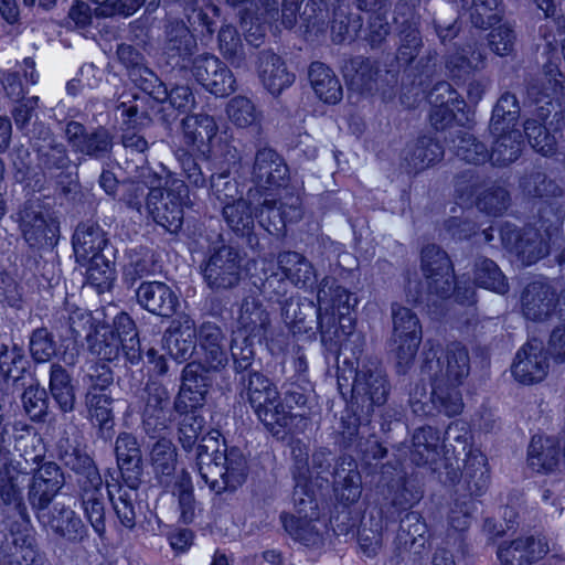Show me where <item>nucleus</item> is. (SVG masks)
<instances>
[{
    "mask_svg": "<svg viewBox=\"0 0 565 565\" xmlns=\"http://www.w3.org/2000/svg\"><path fill=\"white\" fill-rule=\"evenodd\" d=\"M221 437V433H212L203 439L196 468L201 479L215 493L236 490L248 476L247 460L242 450L228 448Z\"/></svg>",
    "mask_w": 565,
    "mask_h": 565,
    "instance_id": "nucleus-1",
    "label": "nucleus"
},
{
    "mask_svg": "<svg viewBox=\"0 0 565 565\" xmlns=\"http://www.w3.org/2000/svg\"><path fill=\"white\" fill-rule=\"evenodd\" d=\"M239 396L253 408L265 428L276 438L282 439L286 428L296 415L285 411L276 384L263 372L246 373L237 377Z\"/></svg>",
    "mask_w": 565,
    "mask_h": 565,
    "instance_id": "nucleus-2",
    "label": "nucleus"
},
{
    "mask_svg": "<svg viewBox=\"0 0 565 565\" xmlns=\"http://www.w3.org/2000/svg\"><path fill=\"white\" fill-rule=\"evenodd\" d=\"M420 372L430 381L460 385L470 373L469 351L462 343L451 342L439 354L438 348L427 340Z\"/></svg>",
    "mask_w": 565,
    "mask_h": 565,
    "instance_id": "nucleus-3",
    "label": "nucleus"
},
{
    "mask_svg": "<svg viewBox=\"0 0 565 565\" xmlns=\"http://www.w3.org/2000/svg\"><path fill=\"white\" fill-rule=\"evenodd\" d=\"M164 189L149 188L147 194V211L152 220L167 232L177 234L183 225V205L189 199L188 185L182 179L168 172Z\"/></svg>",
    "mask_w": 565,
    "mask_h": 565,
    "instance_id": "nucleus-4",
    "label": "nucleus"
},
{
    "mask_svg": "<svg viewBox=\"0 0 565 565\" xmlns=\"http://www.w3.org/2000/svg\"><path fill=\"white\" fill-rule=\"evenodd\" d=\"M391 317L393 322L392 341L396 345L397 369L399 373H405L414 362L422 342V324L412 309L398 302L391 305Z\"/></svg>",
    "mask_w": 565,
    "mask_h": 565,
    "instance_id": "nucleus-5",
    "label": "nucleus"
},
{
    "mask_svg": "<svg viewBox=\"0 0 565 565\" xmlns=\"http://www.w3.org/2000/svg\"><path fill=\"white\" fill-rule=\"evenodd\" d=\"M391 392L387 375L380 363L370 361L355 372L352 384L353 405L366 417H372L375 407L383 406Z\"/></svg>",
    "mask_w": 565,
    "mask_h": 565,
    "instance_id": "nucleus-6",
    "label": "nucleus"
},
{
    "mask_svg": "<svg viewBox=\"0 0 565 565\" xmlns=\"http://www.w3.org/2000/svg\"><path fill=\"white\" fill-rule=\"evenodd\" d=\"M205 284L214 291L236 287L242 278V256L230 245H221L209 250L201 264Z\"/></svg>",
    "mask_w": 565,
    "mask_h": 565,
    "instance_id": "nucleus-7",
    "label": "nucleus"
},
{
    "mask_svg": "<svg viewBox=\"0 0 565 565\" xmlns=\"http://www.w3.org/2000/svg\"><path fill=\"white\" fill-rule=\"evenodd\" d=\"M138 398L141 403L140 412L146 434L156 437L166 431L173 420L168 388L159 382L149 381L140 391Z\"/></svg>",
    "mask_w": 565,
    "mask_h": 565,
    "instance_id": "nucleus-8",
    "label": "nucleus"
},
{
    "mask_svg": "<svg viewBox=\"0 0 565 565\" xmlns=\"http://www.w3.org/2000/svg\"><path fill=\"white\" fill-rule=\"evenodd\" d=\"M63 130L74 151L96 160L110 158L115 146V135L109 128L98 126L87 131L83 124L70 120Z\"/></svg>",
    "mask_w": 565,
    "mask_h": 565,
    "instance_id": "nucleus-9",
    "label": "nucleus"
},
{
    "mask_svg": "<svg viewBox=\"0 0 565 565\" xmlns=\"http://www.w3.org/2000/svg\"><path fill=\"white\" fill-rule=\"evenodd\" d=\"M19 227L31 248H53L58 239L57 224L47 218L39 204L26 202L18 212Z\"/></svg>",
    "mask_w": 565,
    "mask_h": 565,
    "instance_id": "nucleus-10",
    "label": "nucleus"
},
{
    "mask_svg": "<svg viewBox=\"0 0 565 565\" xmlns=\"http://www.w3.org/2000/svg\"><path fill=\"white\" fill-rule=\"evenodd\" d=\"M420 268L428 294L448 298L452 290L454 269L447 253L435 244L426 245L420 253Z\"/></svg>",
    "mask_w": 565,
    "mask_h": 565,
    "instance_id": "nucleus-11",
    "label": "nucleus"
},
{
    "mask_svg": "<svg viewBox=\"0 0 565 565\" xmlns=\"http://www.w3.org/2000/svg\"><path fill=\"white\" fill-rule=\"evenodd\" d=\"M380 483L383 487L384 503L382 511L387 508L388 518L395 513L408 510L418 502L420 494L407 487L405 473L398 462H387L382 466Z\"/></svg>",
    "mask_w": 565,
    "mask_h": 565,
    "instance_id": "nucleus-12",
    "label": "nucleus"
},
{
    "mask_svg": "<svg viewBox=\"0 0 565 565\" xmlns=\"http://www.w3.org/2000/svg\"><path fill=\"white\" fill-rule=\"evenodd\" d=\"M39 523L68 543H82L88 531L81 516L70 507L55 503L52 508L34 511Z\"/></svg>",
    "mask_w": 565,
    "mask_h": 565,
    "instance_id": "nucleus-13",
    "label": "nucleus"
},
{
    "mask_svg": "<svg viewBox=\"0 0 565 565\" xmlns=\"http://www.w3.org/2000/svg\"><path fill=\"white\" fill-rule=\"evenodd\" d=\"M191 72L199 84L217 97L228 96L236 89L233 73L214 55L196 56L192 62Z\"/></svg>",
    "mask_w": 565,
    "mask_h": 565,
    "instance_id": "nucleus-14",
    "label": "nucleus"
},
{
    "mask_svg": "<svg viewBox=\"0 0 565 565\" xmlns=\"http://www.w3.org/2000/svg\"><path fill=\"white\" fill-rule=\"evenodd\" d=\"M215 372L203 362H189L182 371V386L174 402V408L181 413L188 408L202 406L212 384L211 373Z\"/></svg>",
    "mask_w": 565,
    "mask_h": 565,
    "instance_id": "nucleus-15",
    "label": "nucleus"
},
{
    "mask_svg": "<svg viewBox=\"0 0 565 565\" xmlns=\"http://www.w3.org/2000/svg\"><path fill=\"white\" fill-rule=\"evenodd\" d=\"M196 50V40L181 19L167 17L163 24L162 53L173 67H185Z\"/></svg>",
    "mask_w": 565,
    "mask_h": 565,
    "instance_id": "nucleus-16",
    "label": "nucleus"
},
{
    "mask_svg": "<svg viewBox=\"0 0 565 565\" xmlns=\"http://www.w3.org/2000/svg\"><path fill=\"white\" fill-rule=\"evenodd\" d=\"M12 434L10 430L0 434V500L7 507H12L21 521L30 522L26 505L19 483V476L9 471L11 461Z\"/></svg>",
    "mask_w": 565,
    "mask_h": 565,
    "instance_id": "nucleus-17",
    "label": "nucleus"
},
{
    "mask_svg": "<svg viewBox=\"0 0 565 565\" xmlns=\"http://www.w3.org/2000/svg\"><path fill=\"white\" fill-rule=\"evenodd\" d=\"M301 215L300 199L295 195L279 201L266 196L255 213L259 225L271 235L281 234L287 223L299 221Z\"/></svg>",
    "mask_w": 565,
    "mask_h": 565,
    "instance_id": "nucleus-18",
    "label": "nucleus"
},
{
    "mask_svg": "<svg viewBox=\"0 0 565 565\" xmlns=\"http://www.w3.org/2000/svg\"><path fill=\"white\" fill-rule=\"evenodd\" d=\"M65 483L62 469L53 461L43 462L34 470L28 490V501L33 511L49 508Z\"/></svg>",
    "mask_w": 565,
    "mask_h": 565,
    "instance_id": "nucleus-19",
    "label": "nucleus"
},
{
    "mask_svg": "<svg viewBox=\"0 0 565 565\" xmlns=\"http://www.w3.org/2000/svg\"><path fill=\"white\" fill-rule=\"evenodd\" d=\"M72 246L76 262L87 263L88 258L111 254L107 232L95 221L79 222L72 236Z\"/></svg>",
    "mask_w": 565,
    "mask_h": 565,
    "instance_id": "nucleus-20",
    "label": "nucleus"
},
{
    "mask_svg": "<svg viewBox=\"0 0 565 565\" xmlns=\"http://www.w3.org/2000/svg\"><path fill=\"white\" fill-rule=\"evenodd\" d=\"M137 303L146 311L162 317H172L179 307V297L166 282L142 281L135 288Z\"/></svg>",
    "mask_w": 565,
    "mask_h": 565,
    "instance_id": "nucleus-21",
    "label": "nucleus"
},
{
    "mask_svg": "<svg viewBox=\"0 0 565 565\" xmlns=\"http://www.w3.org/2000/svg\"><path fill=\"white\" fill-rule=\"evenodd\" d=\"M504 246L516 253L524 265H532L550 253L548 243L534 228H526L522 233L510 225L501 230Z\"/></svg>",
    "mask_w": 565,
    "mask_h": 565,
    "instance_id": "nucleus-22",
    "label": "nucleus"
},
{
    "mask_svg": "<svg viewBox=\"0 0 565 565\" xmlns=\"http://www.w3.org/2000/svg\"><path fill=\"white\" fill-rule=\"evenodd\" d=\"M548 367L543 343L533 339L516 352L512 374L520 383L532 384L541 382L547 375Z\"/></svg>",
    "mask_w": 565,
    "mask_h": 565,
    "instance_id": "nucleus-23",
    "label": "nucleus"
},
{
    "mask_svg": "<svg viewBox=\"0 0 565 565\" xmlns=\"http://www.w3.org/2000/svg\"><path fill=\"white\" fill-rule=\"evenodd\" d=\"M162 347L177 363L188 361L196 348V326L189 316L174 319L162 337Z\"/></svg>",
    "mask_w": 565,
    "mask_h": 565,
    "instance_id": "nucleus-24",
    "label": "nucleus"
},
{
    "mask_svg": "<svg viewBox=\"0 0 565 565\" xmlns=\"http://www.w3.org/2000/svg\"><path fill=\"white\" fill-rule=\"evenodd\" d=\"M288 167L273 148L264 146L256 150L250 170L252 181L259 188L282 186L288 178Z\"/></svg>",
    "mask_w": 565,
    "mask_h": 565,
    "instance_id": "nucleus-25",
    "label": "nucleus"
},
{
    "mask_svg": "<svg viewBox=\"0 0 565 565\" xmlns=\"http://www.w3.org/2000/svg\"><path fill=\"white\" fill-rule=\"evenodd\" d=\"M548 551L545 537L529 535L502 543L497 554L502 565H532Z\"/></svg>",
    "mask_w": 565,
    "mask_h": 565,
    "instance_id": "nucleus-26",
    "label": "nucleus"
},
{
    "mask_svg": "<svg viewBox=\"0 0 565 565\" xmlns=\"http://www.w3.org/2000/svg\"><path fill=\"white\" fill-rule=\"evenodd\" d=\"M557 302V294L548 284L533 281L522 292V315L531 321H545L554 313Z\"/></svg>",
    "mask_w": 565,
    "mask_h": 565,
    "instance_id": "nucleus-27",
    "label": "nucleus"
},
{
    "mask_svg": "<svg viewBox=\"0 0 565 565\" xmlns=\"http://www.w3.org/2000/svg\"><path fill=\"white\" fill-rule=\"evenodd\" d=\"M332 479L334 494L341 503L349 505L360 499L362 477L352 456L343 455L335 460Z\"/></svg>",
    "mask_w": 565,
    "mask_h": 565,
    "instance_id": "nucleus-28",
    "label": "nucleus"
},
{
    "mask_svg": "<svg viewBox=\"0 0 565 565\" xmlns=\"http://www.w3.org/2000/svg\"><path fill=\"white\" fill-rule=\"evenodd\" d=\"M443 157V146L434 138L424 136L406 145L401 157V168L407 174H416Z\"/></svg>",
    "mask_w": 565,
    "mask_h": 565,
    "instance_id": "nucleus-29",
    "label": "nucleus"
},
{
    "mask_svg": "<svg viewBox=\"0 0 565 565\" xmlns=\"http://www.w3.org/2000/svg\"><path fill=\"white\" fill-rule=\"evenodd\" d=\"M256 70L264 87L275 96L279 95L295 81V75L287 71L281 57L269 50L258 53Z\"/></svg>",
    "mask_w": 565,
    "mask_h": 565,
    "instance_id": "nucleus-30",
    "label": "nucleus"
},
{
    "mask_svg": "<svg viewBox=\"0 0 565 565\" xmlns=\"http://www.w3.org/2000/svg\"><path fill=\"white\" fill-rule=\"evenodd\" d=\"M182 413L185 414L179 423L178 441L185 452L193 454L198 468L199 448L204 444L203 439L212 433H220V430L211 428L205 418L196 413V408H191L190 412L185 409Z\"/></svg>",
    "mask_w": 565,
    "mask_h": 565,
    "instance_id": "nucleus-31",
    "label": "nucleus"
},
{
    "mask_svg": "<svg viewBox=\"0 0 565 565\" xmlns=\"http://www.w3.org/2000/svg\"><path fill=\"white\" fill-rule=\"evenodd\" d=\"M29 369L30 362L21 345L0 343V381L21 391L26 384Z\"/></svg>",
    "mask_w": 565,
    "mask_h": 565,
    "instance_id": "nucleus-32",
    "label": "nucleus"
},
{
    "mask_svg": "<svg viewBox=\"0 0 565 565\" xmlns=\"http://www.w3.org/2000/svg\"><path fill=\"white\" fill-rule=\"evenodd\" d=\"M486 58L478 44H468L445 57V68L451 79L465 82L471 74L486 67Z\"/></svg>",
    "mask_w": 565,
    "mask_h": 565,
    "instance_id": "nucleus-33",
    "label": "nucleus"
},
{
    "mask_svg": "<svg viewBox=\"0 0 565 565\" xmlns=\"http://www.w3.org/2000/svg\"><path fill=\"white\" fill-rule=\"evenodd\" d=\"M196 342L204 353V361L214 371L223 370L227 362L225 334L215 322L205 321L196 328Z\"/></svg>",
    "mask_w": 565,
    "mask_h": 565,
    "instance_id": "nucleus-34",
    "label": "nucleus"
},
{
    "mask_svg": "<svg viewBox=\"0 0 565 565\" xmlns=\"http://www.w3.org/2000/svg\"><path fill=\"white\" fill-rule=\"evenodd\" d=\"M177 6L186 18L189 24L203 33L213 34L220 8L206 0H169Z\"/></svg>",
    "mask_w": 565,
    "mask_h": 565,
    "instance_id": "nucleus-35",
    "label": "nucleus"
},
{
    "mask_svg": "<svg viewBox=\"0 0 565 565\" xmlns=\"http://www.w3.org/2000/svg\"><path fill=\"white\" fill-rule=\"evenodd\" d=\"M36 153L38 168L44 175L55 177L63 173L72 166V160L66 146L50 138L43 140L34 148Z\"/></svg>",
    "mask_w": 565,
    "mask_h": 565,
    "instance_id": "nucleus-36",
    "label": "nucleus"
},
{
    "mask_svg": "<svg viewBox=\"0 0 565 565\" xmlns=\"http://www.w3.org/2000/svg\"><path fill=\"white\" fill-rule=\"evenodd\" d=\"M222 214L228 227L237 236L246 238L250 247L258 244V238L254 233V218L256 216L253 214L247 201L238 200L234 203H226L223 206Z\"/></svg>",
    "mask_w": 565,
    "mask_h": 565,
    "instance_id": "nucleus-37",
    "label": "nucleus"
},
{
    "mask_svg": "<svg viewBox=\"0 0 565 565\" xmlns=\"http://www.w3.org/2000/svg\"><path fill=\"white\" fill-rule=\"evenodd\" d=\"M463 482L461 487L469 497L484 494L490 484L487 457L479 450H472L467 455L462 470Z\"/></svg>",
    "mask_w": 565,
    "mask_h": 565,
    "instance_id": "nucleus-38",
    "label": "nucleus"
},
{
    "mask_svg": "<svg viewBox=\"0 0 565 565\" xmlns=\"http://www.w3.org/2000/svg\"><path fill=\"white\" fill-rule=\"evenodd\" d=\"M280 403L290 414L297 409L299 416L307 417L317 404L312 383L307 377L290 380L284 385Z\"/></svg>",
    "mask_w": 565,
    "mask_h": 565,
    "instance_id": "nucleus-39",
    "label": "nucleus"
},
{
    "mask_svg": "<svg viewBox=\"0 0 565 565\" xmlns=\"http://www.w3.org/2000/svg\"><path fill=\"white\" fill-rule=\"evenodd\" d=\"M278 268L286 279L298 288H308L316 281L313 265L300 253L282 252L277 258Z\"/></svg>",
    "mask_w": 565,
    "mask_h": 565,
    "instance_id": "nucleus-40",
    "label": "nucleus"
},
{
    "mask_svg": "<svg viewBox=\"0 0 565 565\" xmlns=\"http://www.w3.org/2000/svg\"><path fill=\"white\" fill-rule=\"evenodd\" d=\"M561 460L559 445L552 437L534 436L529 445L527 462L536 472H553Z\"/></svg>",
    "mask_w": 565,
    "mask_h": 565,
    "instance_id": "nucleus-41",
    "label": "nucleus"
},
{
    "mask_svg": "<svg viewBox=\"0 0 565 565\" xmlns=\"http://www.w3.org/2000/svg\"><path fill=\"white\" fill-rule=\"evenodd\" d=\"M316 95L327 104H337L342 99L343 90L334 72L322 62H312L308 72Z\"/></svg>",
    "mask_w": 565,
    "mask_h": 565,
    "instance_id": "nucleus-42",
    "label": "nucleus"
},
{
    "mask_svg": "<svg viewBox=\"0 0 565 565\" xmlns=\"http://www.w3.org/2000/svg\"><path fill=\"white\" fill-rule=\"evenodd\" d=\"M497 136L489 160L493 166L507 167L519 159L523 149L522 132L515 127L503 131L492 132Z\"/></svg>",
    "mask_w": 565,
    "mask_h": 565,
    "instance_id": "nucleus-43",
    "label": "nucleus"
},
{
    "mask_svg": "<svg viewBox=\"0 0 565 565\" xmlns=\"http://www.w3.org/2000/svg\"><path fill=\"white\" fill-rule=\"evenodd\" d=\"M238 323L246 337L263 339L270 327L269 313L255 297H246L239 309Z\"/></svg>",
    "mask_w": 565,
    "mask_h": 565,
    "instance_id": "nucleus-44",
    "label": "nucleus"
},
{
    "mask_svg": "<svg viewBox=\"0 0 565 565\" xmlns=\"http://www.w3.org/2000/svg\"><path fill=\"white\" fill-rule=\"evenodd\" d=\"M399 45L396 53V60L402 65H409L418 55L423 40L419 32V19L412 15L399 23L398 30Z\"/></svg>",
    "mask_w": 565,
    "mask_h": 565,
    "instance_id": "nucleus-45",
    "label": "nucleus"
},
{
    "mask_svg": "<svg viewBox=\"0 0 565 565\" xmlns=\"http://www.w3.org/2000/svg\"><path fill=\"white\" fill-rule=\"evenodd\" d=\"M182 129L186 143L198 149L209 145L218 131L214 118L206 114L186 116L182 120Z\"/></svg>",
    "mask_w": 565,
    "mask_h": 565,
    "instance_id": "nucleus-46",
    "label": "nucleus"
},
{
    "mask_svg": "<svg viewBox=\"0 0 565 565\" xmlns=\"http://www.w3.org/2000/svg\"><path fill=\"white\" fill-rule=\"evenodd\" d=\"M113 397L107 392H86L84 403L93 424L97 425L104 437L109 436L114 426Z\"/></svg>",
    "mask_w": 565,
    "mask_h": 565,
    "instance_id": "nucleus-47",
    "label": "nucleus"
},
{
    "mask_svg": "<svg viewBox=\"0 0 565 565\" xmlns=\"http://www.w3.org/2000/svg\"><path fill=\"white\" fill-rule=\"evenodd\" d=\"M440 435L438 429L424 426L415 430L411 449V460L416 466H425L436 460Z\"/></svg>",
    "mask_w": 565,
    "mask_h": 565,
    "instance_id": "nucleus-48",
    "label": "nucleus"
},
{
    "mask_svg": "<svg viewBox=\"0 0 565 565\" xmlns=\"http://www.w3.org/2000/svg\"><path fill=\"white\" fill-rule=\"evenodd\" d=\"M177 448L168 438L158 439L150 452L151 466L159 482L169 486L177 468Z\"/></svg>",
    "mask_w": 565,
    "mask_h": 565,
    "instance_id": "nucleus-49",
    "label": "nucleus"
},
{
    "mask_svg": "<svg viewBox=\"0 0 565 565\" xmlns=\"http://www.w3.org/2000/svg\"><path fill=\"white\" fill-rule=\"evenodd\" d=\"M171 492L178 500L179 521L183 524L193 523L198 502L194 497L192 479L188 471L181 470L174 477Z\"/></svg>",
    "mask_w": 565,
    "mask_h": 565,
    "instance_id": "nucleus-50",
    "label": "nucleus"
},
{
    "mask_svg": "<svg viewBox=\"0 0 565 565\" xmlns=\"http://www.w3.org/2000/svg\"><path fill=\"white\" fill-rule=\"evenodd\" d=\"M431 382V407L438 413L448 417L456 416L461 413L463 402L459 385H452L447 382Z\"/></svg>",
    "mask_w": 565,
    "mask_h": 565,
    "instance_id": "nucleus-51",
    "label": "nucleus"
},
{
    "mask_svg": "<svg viewBox=\"0 0 565 565\" xmlns=\"http://www.w3.org/2000/svg\"><path fill=\"white\" fill-rule=\"evenodd\" d=\"M280 519L285 531L295 541L306 546H319L322 544V534L316 525L318 519L294 514H281Z\"/></svg>",
    "mask_w": 565,
    "mask_h": 565,
    "instance_id": "nucleus-52",
    "label": "nucleus"
},
{
    "mask_svg": "<svg viewBox=\"0 0 565 565\" xmlns=\"http://www.w3.org/2000/svg\"><path fill=\"white\" fill-rule=\"evenodd\" d=\"M317 307L313 301H301L298 297L286 299L281 307V317L286 324L299 332H309L313 329V317Z\"/></svg>",
    "mask_w": 565,
    "mask_h": 565,
    "instance_id": "nucleus-53",
    "label": "nucleus"
},
{
    "mask_svg": "<svg viewBox=\"0 0 565 565\" xmlns=\"http://www.w3.org/2000/svg\"><path fill=\"white\" fill-rule=\"evenodd\" d=\"M154 271L152 254L143 248L128 250L127 262L122 267V281L127 288H134L140 279L153 275Z\"/></svg>",
    "mask_w": 565,
    "mask_h": 565,
    "instance_id": "nucleus-54",
    "label": "nucleus"
},
{
    "mask_svg": "<svg viewBox=\"0 0 565 565\" xmlns=\"http://www.w3.org/2000/svg\"><path fill=\"white\" fill-rule=\"evenodd\" d=\"M521 107L515 94L504 92L493 107L490 120L491 132L503 131L515 127L520 118Z\"/></svg>",
    "mask_w": 565,
    "mask_h": 565,
    "instance_id": "nucleus-55",
    "label": "nucleus"
},
{
    "mask_svg": "<svg viewBox=\"0 0 565 565\" xmlns=\"http://www.w3.org/2000/svg\"><path fill=\"white\" fill-rule=\"evenodd\" d=\"M109 255H99L87 260L89 264L86 269V282L94 287L98 294L109 291L116 278L115 264Z\"/></svg>",
    "mask_w": 565,
    "mask_h": 565,
    "instance_id": "nucleus-56",
    "label": "nucleus"
},
{
    "mask_svg": "<svg viewBox=\"0 0 565 565\" xmlns=\"http://www.w3.org/2000/svg\"><path fill=\"white\" fill-rule=\"evenodd\" d=\"M475 282L479 287L500 295H504L509 291L508 280L499 266L493 260L486 257L476 259Z\"/></svg>",
    "mask_w": 565,
    "mask_h": 565,
    "instance_id": "nucleus-57",
    "label": "nucleus"
},
{
    "mask_svg": "<svg viewBox=\"0 0 565 565\" xmlns=\"http://www.w3.org/2000/svg\"><path fill=\"white\" fill-rule=\"evenodd\" d=\"M218 50L222 56L234 67L246 66V55L241 35L231 24L221 26L217 35Z\"/></svg>",
    "mask_w": 565,
    "mask_h": 565,
    "instance_id": "nucleus-58",
    "label": "nucleus"
},
{
    "mask_svg": "<svg viewBox=\"0 0 565 565\" xmlns=\"http://www.w3.org/2000/svg\"><path fill=\"white\" fill-rule=\"evenodd\" d=\"M107 492L113 503V508L120 523L127 529H134L136 525V510L134 490L122 489L120 486L106 481Z\"/></svg>",
    "mask_w": 565,
    "mask_h": 565,
    "instance_id": "nucleus-59",
    "label": "nucleus"
},
{
    "mask_svg": "<svg viewBox=\"0 0 565 565\" xmlns=\"http://www.w3.org/2000/svg\"><path fill=\"white\" fill-rule=\"evenodd\" d=\"M226 114L233 125L238 128H259L262 114L254 103L245 96L233 97L226 106Z\"/></svg>",
    "mask_w": 565,
    "mask_h": 565,
    "instance_id": "nucleus-60",
    "label": "nucleus"
},
{
    "mask_svg": "<svg viewBox=\"0 0 565 565\" xmlns=\"http://www.w3.org/2000/svg\"><path fill=\"white\" fill-rule=\"evenodd\" d=\"M57 457L63 465L81 476L97 467L88 454L73 445L68 438H61L56 446Z\"/></svg>",
    "mask_w": 565,
    "mask_h": 565,
    "instance_id": "nucleus-61",
    "label": "nucleus"
},
{
    "mask_svg": "<svg viewBox=\"0 0 565 565\" xmlns=\"http://www.w3.org/2000/svg\"><path fill=\"white\" fill-rule=\"evenodd\" d=\"M473 502L466 500V494H462V500L457 499L448 514L449 532L447 534V544L454 539V544L461 545L463 541V532L471 524V511Z\"/></svg>",
    "mask_w": 565,
    "mask_h": 565,
    "instance_id": "nucleus-62",
    "label": "nucleus"
},
{
    "mask_svg": "<svg viewBox=\"0 0 565 565\" xmlns=\"http://www.w3.org/2000/svg\"><path fill=\"white\" fill-rule=\"evenodd\" d=\"M520 186L526 195L532 198L550 199L563 195L562 186L541 171L526 173L521 179Z\"/></svg>",
    "mask_w": 565,
    "mask_h": 565,
    "instance_id": "nucleus-63",
    "label": "nucleus"
},
{
    "mask_svg": "<svg viewBox=\"0 0 565 565\" xmlns=\"http://www.w3.org/2000/svg\"><path fill=\"white\" fill-rule=\"evenodd\" d=\"M79 377L86 392H107L114 382L109 365L103 362L89 361L81 367Z\"/></svg>",
    "mask_w": 565,
    "mask_h": 565,
    "instance_id": "nucleus-64",
    "label": "nucleus"
}]
</instances>
